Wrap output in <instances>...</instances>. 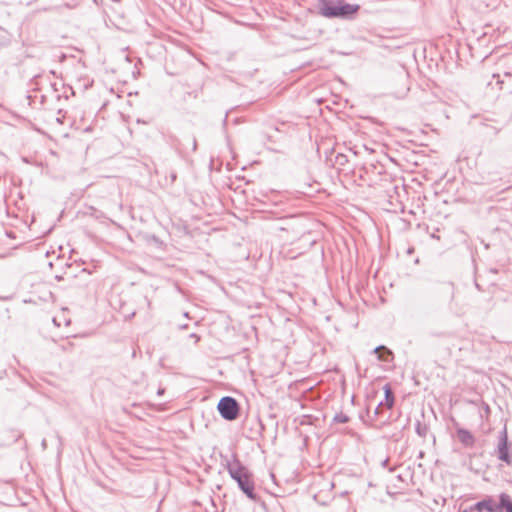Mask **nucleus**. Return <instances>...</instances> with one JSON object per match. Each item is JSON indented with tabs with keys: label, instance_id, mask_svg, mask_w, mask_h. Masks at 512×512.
I'll use <instances>...</instances> for the list:
<instances>
[{
	"label": "nucleus",
	"instance_id": "1",
	"mask_svg": "<svg viewBox=\"0 0 512 512\" xmlns=\"http://www.w3.org/2000/svg\"><path fill=\"white\" fill-rule=\"evenodd\" d=\"M225 469L228 471L230 477L236 481L239 489L253 501H258L259 497L255 493V483L253 475L250 470L241 463L236 454L232 455V459H226L224 464Z\"/></svg>",
	"mask_w": 512,
	"mask_h": 512
},
{
	"label": "nucleus",
	"instance_id": "2",
	"mask_svg": "<svg viewBox=\"0 0 512 512\" xmlns=\"http://www.w3.org/2000/svg\"><path fill=\"white\" fill-rule=\"evenodd\" d=\"M319 14L326 18L351 19L359 11L358 4L344 0H318Z\"/></svg>",
	"mask_w": 512,
	"mask_h": 512
},
{
	"label": "nucleus",
	"instance_id": "3",
	"mask_svg": "<svg viewBox=\"0 0 512 512\" xmlns=\"http://www.w3.org/2000/svg\"><path fill=\"white\" fill-rule=\"evenodd\" d=\"M512 512V498L507 493L499 495V502L497 503L491 496H486L481 501L469 507V512Z\"/></svg>",
	"mask_w": 512,
	"mask_h": 512
},
{
	"label": "nucleus",
	"instance_id": "4",
	"mask_svg": "<svg viewBox=\"0 0 512 512\" xmlns=\"http://www.w3.org/2000/svg\"><path fill=\"white\" fill-rule=\"evenodd\" d=\"M497 458L507 464L512 465V443L508 440V432L506 426L499 432L497 437V445L494 449Z\"/></svg>",
	"mask_w": 512,
	"mask_h": 512
},
{
	"label": "nucleus",
	"instance_id": "5",
	"mask_svg": "<svg viewBox=\"0 0 512 512\" xmlns=\"http://www.w3.org/2000/svg\"><path fill=\"white\" fill-rule=\"evenodd\" d=\"M217 409L223 419L233 421L239 416L240 406L235 398L225 396L220 399Z\"/></svg>",
	"mask_w": 512,
	"mask_h": 512
},
{
	"label": "nucleus",
	"instance_id": "6",
	"mask_svg": "<svg viewBox=\"0 0 512 512\" xmlns=\"http://www.w3.org/2000/svg\"><path fill=\"white\" fill-rule=\"evenodd\" d=\"M499 134V129L491 124H483L480 129V138L483 147L487 151H493L496 149L495 140Z\"/></svg>",
	"mask_w": 512,
	"mask_h": 512
},
{
	"label": "nucleus",
	"instance_id": "7",
	"mask_svg": "<svg viewBox=\"0 0 512 512\" xmlns=\"http://www.w3.org/2000/svg\"><path fill=\"white\" fill-rule=\"evenodd\" d=\"M456 434L458 437V440L465 446V447H473L475 444V437L474 435L465 428H458L456 430Z\"/></svg>",
	"mask_w": 512,
	"mask_h": 512
},
{
	"label": "nucleus",
	"instance_id": "8",
	"mask_svg": "<svg viewBox=\"0 0 512 512\" xmlns=\"http://www.w3.org/2000/svg\"><path fill=\"white\" fill-rule=\"evenodd\" d=\"M373 353L377 354L380 361L391 362L393 359V353L386 346L380 345L373 350Z\"/></svg>",
	"mask_w": 512,
	"mask_h": 512
},
{
	"label": "nucleus",
	"instance_id": "9",
	"mask_svg": "<svg viewBox=\"0 0 512 512\" xmlns=\"http://www.w3.org/2000/svg\"><path fill=\"white\" fill-rule=\"evenodd\" d=\"M383 390H384V400H382L381 402H383L384 407H386L387 409H391L395 402V397H394V392L392 390V387L390 384L387 383L383 386Z\"/></svg>",
	"mask_w": 512,
	"mask_h": 512
},
{
	"label": "nucleus",
	"instance_id": "10",
	"mask_svg": "<svg viewBox=\"0 0 512 512\" xmlns=\"http://www.w3.org/2000/svg\"><path fill=\"white\" fill-rule=\"evenodd\" d=\"M415 431L420 437L425 438L429 432V427L425 423L417 421L415 424Z\"/></svg>",
	"mask_w": 512,
	"mask_h": 512
},
{
	"label": "nucleus",
	"instance_id": "11",
	"mask_svg": "<svg viewBox=\"0 0 512 512\" xmlns=\"http://www.w3.org/2000/svg\"><path fill=\"white\" fill-rule=\"evenodd\" d=\"M348 421H349V417L342 412L337 413L333 418L334 423H347Z\"/></svg>",
	"mask_w": 512,
	"mask_h": 512
},
{
	"label": "nucleus",
	"instance_id": "12",
	"mask_svg": "<svg viewBox=\"0 0 512 512\" xmlns=\"http://www.w3.org/2000/svg\"><path fill=\"white\" fill-rule=\"evenodd\" d=\"M348 162V158L345 154L338 153L335 157V163L339 166H344Z\"/></svg>",
	"mask_w": 512,
	"mask_h": 512
},
{
	"label": "nucleus",
	"instance_id": "13",
	"mask_svg": "<svg viewBox=\"0 0 512 512\" xmlns=\"http://www.w3.org/2000/svg\"><path fill=\"white\" fill-rule=\"evenodd\" d=\"M187 142L189 144H191V147H192V151H196L197 149V141H196V138L195 137H189L187 138Z\"/></svg>",
	"mask_w": 512,
	"mask_h": 512
},
{
	"label": "nucleus",
	"instance_id": "14",
	"mask_svg": "<svg viewBox=\"0 0 512 512\" xmlns=\"http://www.w3.org/2000/svg\"><path fill=\"white\" fill-rule=\"evenodd\" d=\"M383 406V402H379V404L376 406V408L374 409V414L375 415H379L381 413V409H382Z\"/></svg>",
	"mask_w": 512,
	"mask_h": 512
},
{
	"label": "nucleus",
	"instance_id": "15",
	"mask_svg": "<svg viewBox=\"0 0 512 512\" xmlns=\"http://www.w3.org/2000/svg\"><path fill=\"white\" fill-rule=\"evenodd\" d=\"M189 337L191 339H194L195 343H197L200 340V337L197 334H195V333L190 334Z\"/></svg>",
	"mask_w": 512,
	"mask_h": 512
},
{
	"label": "nucleus",
	"instance_id": "16",
	"mask_svg": "<svg viewBox=\"0 0 512 512\" xmlns=\"http://www.w3.org/2000/svg\"><path fill=\"white\" fill-rule=\"evenodd\" d=\"M165 392V389L164 388H159L158 391H157V394L158 395H163Z\"/></svg>",
	"mask_w": 512,
	"mask_h": 512
},
{
	"label": "nucleus",
	"instance_id": "17",
	"mask_svg": "<svg viewBox=\"0 0 512 512\" xmlns=\"http://www.w3.org/2000/svg\"><path fill=\"white\" fill-rule=\"evenodd\" d=\"M388 463H389V459H388V458H386L385 460H383V462H382V466H383V467H387Z\"/></svg>",
	"mask_w": 512,
	"mask_h": 512
},
{
	"label": "nucleus",
	"instance_id": "18",
	"mask_svg": "<svg viewBox=\"0 0 512 512\" xmlns=\"http://www.w3.org/2000/svg\"><path fill=\"white\" fill-rule=\"evenodd\" d=\"M435 335H436V336H439V337H443V336H445V333H444V332H440V333H437V334H435Z\"/></svg>",
	"mask_w": 512,
	"mask_h": 512
},
{
	"label": "nucleus",
	"instance_id": "19",
	"mask_svg": "<svg viewBox=\"0 0 512 512\" xmlns=\"http://www.w3.org/2000/svg\"><path fill=\"white\" fill-rule=\"evenodd\" d=\"M461 512H469V509H468V510H467V509H466V510H463V511H461Z\"/></svg>",
	"mask_w": 512,
	"mask_h": 512
}]
</instances>
